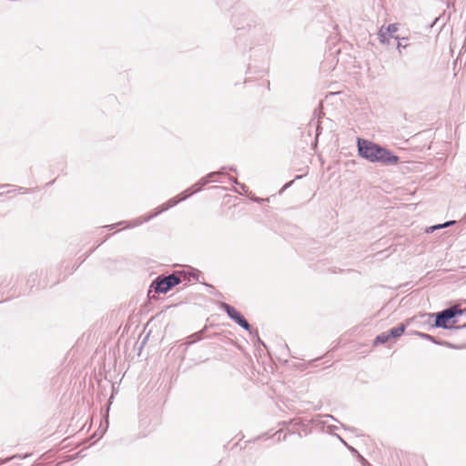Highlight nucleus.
Segmentation results:
<instances>
[{"label": "nucleus", "instance_id": "f257e3e1", "mask_svg": "<svg viewBox=\"0 0 466 466\" xmlns=\"http://www.w3.org/2000/svg\"><path fill=\"white\" fill-rule=\"evenodd\" d=\"M360 155L370 162H380L383 164H397L399 157L391 155L390 151L380 146L365 139L358 140Z\"/></svg>", "mask_w": 466, "mask_h": 466}, {"label": "nucleus", "instance_id": "f03ea898", "mask_svg": "<svg viewBox=\"0 0 466 466\" xmlns=\"http://www.w3.org/2000/svg\"><path fill=\"white\" fill-rule=\"evenodd\" d=\"M398 31V24L381 25L378 31V38L381 44H389L391 39L399 38Z\"/></svg>", "mask_w": 466, "mask_h": 466}, {"label": "nucleus", "instance_id": "7ed1b4c3", "mask_svg": "<svg viewBox=\"0 0 466 466\" xmlns=\"http://www.w3.org/2000/svg\"><path fill=\"white\" fill-rule=\"evenodd\" d=\"M180 283V279L176 275H169L163 279H157L152 286H154L156 292L166 293L171 288Z\"/></svg>", "mask_w": 466, "mask_h": 466}, {"label": "nucleus", "instance_id": "20e7f679", "mask_svg": "<svg viewBox=\"0 0 466 466\" xmlns=\"http://www.w3.org/2000/svg\"><path fill=\"white\" fill-rule=\"evenodd\" d=\"M461 313V310L457 309L456 308H450L445 309L437 315L435 324L437 327L447 328L450 319H452L455 315Z\"/></svg>", "mask_w": 466, "mask_h": 466}, {"label": "nucleus", "instance_id": "39448f33", "mask_svg": "<svg viewBox=\"0 0 466 466\" xmlns=\"http://www.w3.org/2000/svg\"><path fill=\"white\" fill-rule=\"evenodd\" d=\"M222 308L228 314V316L232 319H234L238 324H239L242 328H244L246 330L250 329V326H249L248 322L244 319V317L241 315V313L238 310H237L235 308L229 306L227 303H223Z\"/></svg>", "mask_w": 466, "mask_h": 466}, {"label": "nucleus", "instance_id": "423d86ee", "mask_svg": "<svg viewBox=\"0 0 466 466\" xmlns=\"http://www.w3.org/2000/svg\"><path fill=\"white\" fill-rule=\"evenodd\" d=\"M404 331L405 326L403 324H400L398 327L391 329L389 331V334L390 335V338H399L404 333Z\"/></svg>", "mask_w": 466, "mask_h": 466}, {"label": "nucleus", "instance_id": "0eeeda50", "mask_svg": "<svg viewBox=\"0 0 466 466\" xmlns=\"http://www.w3.org/2000/svg\"><path fill=\"white\" fill-rule=\"evenodd\" d=\"M390 339V335L389 332L381 333L380 335L377 336V338L374 340V346H377L379 343H385Z\"/></svg>", "mask_w": 466, "mask_h": 466}, {"label": "nucleus", "instance_id": "6e6552de", "mask_svg": "<svg viewBox=\"0 0 466 466\" xmlns=\"http://www.w3.org/2000/svg\"><path fill=\"white\" fill-rule=\"evenodd\" d=\"M453 223H454V221H449V222H446V223H444V224H442V225L435 226V227H433V228H432V229H437V228H445V227H448V226H450V225H451V224H453Z\"/></svg>", "mask_w": 466, "mask_h": 466}]
</instances>
